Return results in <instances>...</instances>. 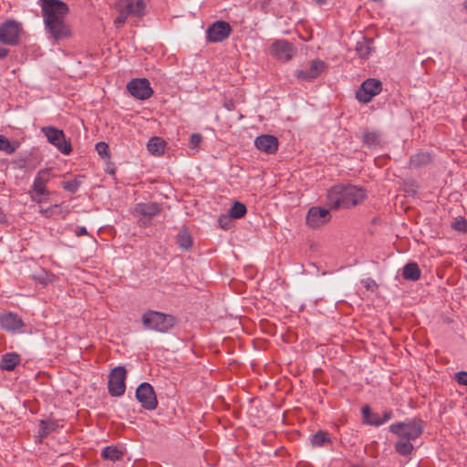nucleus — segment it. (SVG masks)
<instances>
[{
    "mask_svg": "<svg viewBox=\"0 0 467 467\" xmlns=\"http://www.w3.org/2000/svg\"><path fill=\"white\" fill-rule=\"evenodd\" d=\"M366 200V190L352 184L335 185L327 192V204H358Z\"/></svg>",
    "mask_w": 467,
    "mask_h": 467,
    "instance_id": "f257e3e1",
    "label": "nucleus"
},
{
    "mask_svg": "<svg viewBox=\"0 0 467 467\" xmlns=\"http://www.w3.org/2000/svg\"><path fill=\"white\" fill-rule=\"evenodd\" d=\"M141 322L143 327L147 330L165 333L174 327L176 318L171 315L149 310L141 316Z\"/></svg>",
    "mask_w": 467,
    "mask_h": 467,
    "instance_id": "f03ea898",
    "label": "nucleus"
},
{
    "mask_svg": "<svg viewBox=\"0 0 467 467\" xmlns=\"http://www.w3.org/2000/svg\"><path fill=\"white\" fill-rule=\"evenodd\" d=\"M44 24H50L66 19L68 14V5L60 0H40Z\"/></svg>",
    "mask_w": 467,
    "mask_h": 467,
    "instance_id": "7ed1b4c3",
    "label": "nucleus"
},
{
    "mask_svg": "<svg viewBox=\"0 0 467 467\" xmlns=\"http://www.w3.org/2000/svg\"><path fill=\"white\" fill-rule=\"evenodd\" d=\"M389 431L400 438L415 440L420 436L423 431L422 422L420 420L412 419L403 422H398L389 426Z\"/></svg>",
    "mask_w": 467,
    "mask_h": 467,
    "instance_id": "20e7f679",
    "label": "nucleus"
},
{
    "mask_svg": "<svg viewBox=\"0 0 467 467\" xmlns=\"http://www.w3.org/2000/svg\"><path fill=\"white\" fill-rule=\"evenodd\" d=\"M22 33V24L16 20L8 19L0 25V43L7 46H16Z\"/></svg>",
    "mask_w": 467,
    "mask_h": 467,
    "instance_id": "39448f33",
    "label": "nucleus"
},
{
    "mask_svg": "<svg viewBox=\"0 0 467 467\" xmlns=\"http://www.w3.org/2000/svg\"><path fill=\"white\" fill-rule=\"evenodd\" d=\"M42 132L47 137V141L54 145L63 154H69L71 152V144L65 138V133L62 130L55 127H43Z\"/></svg>",
    "mask_w": 467,
    "mask_h": 467,
    "instance_id": "423d86ee",
    "label": "nucleus"
},
{
    "mask_svg": "<svg viewBox=\"0 0 467 467\" xmlns=\"http://www.w3.org/2000/svg\"><path fill=\"white\" fill-rule=\"evenodd\" d=\"M382 90V83L376 78L366 79L356 91V99L364 104L372 100Z\"/></svg>",
    "mask_w": 467,
    "mask_h": 467,
    "instance_id": "0eeeda50",
    "label": "nucleus"
},
{
    "mask_svg": "<svg viewBox=\"0 0 467 467\" xmlns=\"http://www.w3.org/2000/svg\"><path fill=\"white\" fill-rule=\"evenodd\" d=\"M232 31L233 29L229 23L219 20L209 26L206 30V37L211 43H218L228 38Z\"/></svg>",
    "mask_w": 467,
    "mask_h": 467,
    "instance_id": "6e6552de",
    "label": "nucleus"
},
{
    "mask_svg": "<svg viewBox=\"0 0 467 467\" xmlns=\"http://www.w3.org/2000/svg\"><path fill=\"white\" fill-rule=\"evenodd\" d=\"M126 369L123 367H116L109 377V391L112 396L119 397L124 394L126 385Z\"/></svg>",
    "mask_w": 467,
    "mask_h": 467,
    "instance_id": "1a4fd4ad",
    "label": "nucleus"
},
{
    "mask_svg": "<svg viewBox=\"0 0 467 467\" xmlns=\"http://www.w3.org/2000/svg\"><path fill=\"white\" fill-rule=\"evenodd\" d=\"M127 89L132 97L140 100H145L153 94L150 81L147 78L130 80L127 85Z\"/></svg>",
    "mask_w": 467,
    "mask_h": 467,
    "instance_id": "9d476101",
    "label": "nucleus"
},
{
    "mask_svg": "<svg viewBox=\"0 0 467 467\" xmlns=\"http://www.w3.org/2000/svg\"><path fill=\"white\" fill-rule=\"evenodd\" d=\"M47 33L56 41H65L72 36L71 26L66 23L65 19L52 22L45 25Z\"/></svg>",
    "mask_w": 467,
    "mask_h": 467,
    "instance_id": "9b49d317",
    "label": "nucleus"
},
{
    "mask_svg": "<svg viewBox=\"0 0 467 467\" xmlns=\"http://www.w3.org/2000/svg\"><path fill=\"white\" fill-rule=\"evenodd\" d=\"M330 218V211L327 206H311L306 214V224L311 228H317L327 223Z\"/></svg>",
    "mask_w": 467,
    "mask_h": 467,
    "instance_id": "f8f14e48",
    "label": "nucleus"
},
{
    "mask_svg": "<svg viewBox=\"0 0 467 467\" xmlns=\"http://www.w3.org/2000/svg\"><path fill=\"white\" fill-rule=\"evenodd\" d=\"M136 398L147 410H154L158 401L153 388L149 383H141L136 390Z\"/></svg>",
    "mask_w": 467,
    "mask_h": 467,
    "instance_id": "ddd939ff",
    "label": "nucleus"
},
{
    "mask_svg": "<svg viewBox=\"0 0 467 467\" xmlns=\"http://www.w3.org/2000/svg\"><path fill=\"white\" fill-rule=\"evenodd\" d=\"M271 55L282 61L290 60L295 55V48L287 40H276L271 45Z\"/></svg>",
    "mask_w": 467,
    "mask_h": 467,
    "instance_id": "4468645a",
    "label": "nucleus"
},
{
    "mask_svg": "<svg viewBox=\"0 0 467 467\" xmlns=\"http://www.w3.org/2000/svg\"><path fill=\"white\" fill-rule=\"evenodd\" d=\"M255 147L267 154H274L278 150V140L275 136L264 134L258 136L254 140Z\"/></svg>",
    "mask_w": 467,
    "mask_h": 467,
    "instance_id": "2eb2a0df",
    "label": "nucleus"
},
{
    "mask_svg": "<svg viewBox=\"0 0 467 467\" xmlns=\"http://www.w3.org/2000/svg\"><path fill=\"white\" fill-rule=\"evenodd\" d=\"M325 63L322 60H313L306 69L298 70L296 78L303 81H311L317 78L324 70Z\"/></svg>",
    "mask_w": 467,
    "mask_h": 467,
    "instance_id": "dca6fc26",
    "label": "nucleus"
},
{
    "mask_svg": "<svg viewBox=\"0 0 467 467\" xmlns=\"http://www.w3.org/2000/svg\"><path fill=\"white\" fill-rule=\"evenodd\" d=\"M119 6L129 16H142L147 4L145 0H124Z\"/></svg>",
    "mask_w": 467,
    "mask_h": 467,
    "instance_id": "f3484780",
    "label": "nucleus"
},
{
    "mask_svg": "<svg viewBox=\"0 0 467 467\" xmlns=\"http://www.w3.org/2000/svg\"><path fill=\"white\" fill-rule=\"evenodd\" d=\"M0 319L2 328L9 332H20L24 327L22 319L12 312L2 315Z\"/></svg>",
    "mask_w": 467,
    "mask_h": 467,
    "instance_id": "a211bd4d",
    "label": "nucleus"
},
{
    "mask_svg": "<svg viewBox=\"0 0 467 467\" xmlns=\"http://www.w3.org/2000/svg\"><path fill=\"white\" fill-rule=\"evenodd\" d=\"M135 213L140 217V222L146 224L150 218L160 213V210L158 206H138Z\"/></svg>",
    "mask_w": 467,
    "mask_h": 467,
    "instance_id": "6ab92c4d",
    "label": "nucleus"
},
{
    "mask_svg": "<svg viewBox=\"0 0 467 467\" xmlns=\"http://www.w3.org/2000/svg\"><path fill=\"white\" fill-rule=\"evenodd\" d=\"M85 179L84 175H76L73 178L68 180H64L61 182V186L64 190L70 193H75L78 188L81 186Z\"/></svg>",
    "mask_w": 467,
    "mask_h": 467,
    "instance_id": "aec40b11",
    "label": "nucleus"
},
{
    "mask_svg": "<svg viewBox=\"0 0 467 467\" xmlns=\"http://www.w3.org/2000/svg\"><path fill=\"white\" fill-rule=\"evenodd\" d=\"M124 452L117 447L108 446L105 447L101 451V457L110 462H118L123 459Z\"/></svg>",
    "mask_w": 467,
    "mask_h": 467,
    "instance_id": "412c9836",
    "label": "nucleus"
},
{
    "mask_svg": "<svg viewBox=\"0 0 467 467\" xmlns=\"http://www.w3.org/2000/svg\"><path fill=\"white\" fill-rule=\"evenodd\" d=\"M402 276L406 280L416 281L420 277V270L416 263H409L403 267Z\"/></svg>",
    "mask_w": 467,
    "mask_h": 467,
    "instance_id": "4be33fe9",
    "label": "nucleus"
},
{
    "mask_svg": "<svg viewBox=\"0 0 467 467\" xmlns=\"http://www.w3.org/2000/svg\"><path fill=\"white\" fill-rule=\"evenodd\" d=\"M147 148L153 155L160 156L164 152L165 142L159 137H153L149 140Z\"/></svg>",
    "mask_w": 467,
    "mask_h": 467,
    "instance_id": "5701e85b",
    "label": "nucleus"
},
{
    "mask_svg": "<svg viewBox=\"0 0 467 467\" xmlns=\"http://www.w3.org/2000/svg\"><path fill=\"white\" fill-rule=\"evenodd\" d=\"M48 195V192L46 189V185L38 184L34 182L31 196L34 202H42L47 200V196Z\"/></svg>",
    "mask_w": 467,
    "mask_h": 467,
    "instance_id": "b1692460",
    "label": "nucleus"
},
{
    "mask_svg": "<svg viewBox=\"0 0 467 467\" xmlns=\"http://www.w3.org/2000/svg\"><path fill=\"white\" fill-rule=\"evenodd\" d=\"M362 414L364 417V420L367 424L374 426H380L383 424V420H381V416L378 413L371 412L368 406H364L362 408Z\"/></svg>",
    "mask_w": 467,
    "mask_h": 467,
    "instance_id": "393cba45",
    "label": "nucleus"
},
{
    "mask_svg": "<svg viewBox=\"0 0 467 467\" xmlns=\"http://www.w3.org/2000/svg\"><path fill=\"white\" fill-rule=\"evenodd\" d=\"M431 155L429 152H419L410 157V165L419 168L431 162Z\"/></svg>",
    "mask_w": 467,
    "mask_h": 467,
    "instance_id": "a878e982",
    "label": "nucleus"
},
{
    "mask_svg": "<svg viewBox=\"0 0 467 467\" xmlns=\"http://www.w3.org/2000/svg\"><path fill=\"white\" fill-rule=\"evenodd\" d=\"M372 40L369 38H363L356 45V51L361 58H367L372 52Z\"/></svg>",
    "mask_w": 467,
    "mask_h": 467,
    "instance_id": "bb28decb",
    "label": "nucleus"
},
{
    "mask_svg": "<svg viewBox=\"0 0 467 467\" xmlns=\"http://www.w3.org/2000/svg\"><path fill=\"white\" fill-rule=\"evenodd\" d=\"M19 356L16 353H7L3 356L1 360V368L6 370H13L19 363Z\"/></svg>",
    "mask_w": 467,
    "mask_h": 467,
    "instance_id": "cd10ccee",
    "label": "nucleus"
},
{
    "mask_svg": "<svg viewBox=\"0 0 467 467\" xmlns=\"http://www.w3.org/2000/svg\"><path fill=\"white\" fill-rule=\"evenodd\" d=\"M410 441L411 440H406L405 438H400L395 444L396 451L402 456L410 455L413 451V445Z\"/></svg>",
    "mask_w": 467,
    "mask_h": 467,
    "instance_id": "c85d7f7f",
    "label": "nucleus"
},
{
    "mask_svg": "<svg viewBox=\"0 0 467 467\" xmlns=\"http://www.w3.org/2000/svg\"><path fill=\"white\" fill-rule=\"evenodd\" d=\"M177 244L183 250L190 249L192 244L191 234L186 230H182L177 235Z\"/></svg>",
    "mask_w": 467,
    "mask_h": 467,
    "instance_id": "c756f323",
    "label": "nucleus"
},
{
    "mask_svg": "<svg viewBox=\"0 0 467 467\" xmlns=\"http://www.w3.org/2000/svg\"><path fill=\"white\" fill-rule=\"evenodd\" d=\"M363 143L369 148L377 147L380 144V134L377 131L366 132L363 135Z\"/></svg>",
    "mask_w": 467,
    "mask_h": 467,
    "instance_id": "7c9ffc66",
    "label": "nucleus"
},
{
    "mask_svg": "<svg viewBox=\"0 0 467 467\" xmlns=\"http://www.w3.org/2000/svg\"><path fill=\"white\" fill-rule=\"evenodd\" d=\"M419 186L412 179H408L404 182L403 190L409 196H414L418 192Z\"/></svg>",
    "mask_w": 467,
    "mask_h": 467,
    "instance_id": "2f4dec72",
    "label": "nucleus"
},
{
    "mask_svg": "<svg viewBox=\"0 0 467 467\" xmlns=\"http://www.w3.org/2000/svg\"><path fill=\"white\" fill-rule=\"evenodd\" d=\"M330 439L327 432L318 431L312 438L314 446H323L326 442H329Z\"/></svg>",
    "mask_w": 467,
    "mask_h": 467,
    "instance_id": "473e14b6",
    "label": "nucleus"
},
{
    "mask_svg": "<svg viewBox=\"0 0 467 467\" xmlns=\"http://www.w3.org/2000/svg\"><path fill=\"white\" fill-rule=\"evenodd\" d=\"M16 150V146L12 144L6 137L0 135V150H3L7 154H12Z\"/></svg>",
    "mask_w": 467,
    "mask_h": 467,
    "instance_id": "72a5a7b5",
    "label": "nucleus"
},
{
    "mask_svg": "<svg viewBox=\"0 0 467 467\" xmlns=\"http://www.w3.org/2000/svg\"><path fill=\"white\" fill-rule=\"evenodd\" d=\"M50 178H51V169H43L38 171L34 182L38 184L46 185Z\"/></svg>",
    "mask_w": 467,
    "mask_h": 467,
    "instance_id": "f704fd0d",
    "label": "nucleus"
},
{
    "mask_svg": "<svg viewBox=\"0 0 467 467\" xmlns=\"http://www.w3.org/2000/svg\"><path fill=\"white\" fill-rule=\"evenodd\" d=\"M451 227L456 231L467 233V220L462 217L457 218L452 222Z\"/></svg>",
    "mask_w": 467,
    "mask_h": 467,
    "instance_id": "c9c22d12",
    "label": "nucleus"
},
{
    "mask_svg": "<svg viewBox=\"0 0 467 467\" xmlns=\"http://www.w3.org/2000/svg\"><path fill=\"white\" fill-rule=\"evenodd\" d=\"M246 212V206H232L229 213L233 219H239L242 218Z\"/></svg>",
    "mask_w": 467,
    "mask_h": 467,
    "instance_id": "e433bc0d",
    "label": "nucleus"
},
{
    "mask_svg": "<svg viewBox=\"0 0 467 467\" xmlns=\"http://www.w3.org/2000/svg\"><path fill=\"white\" fill-rule=\"evenodd\" d=\"M232 219H233V217H231L230 213H229V215H226V214L221 215L218 219L220 227L223 229H225V230L229 229L232 224Z\"/></svg>",
    "mask_w": 467,
    "mask_h": 467,
    "instance_id": "4c0bfd02",
    "label": "nucleus"
},
{
    "mask_svg": "<svg viewBox=\"0 0 467 467\" xmlns=\"http://www.w3.org/2000/svg\"><path fill=\"white\" fill-rule=\"evenodd\" d=\"M119 15L114 20V25L118 28L122 26L126 23L127 18L129 17V16L121 9L120 6L119 8Z\"/></svg>",
    "mask_w": 467,
    "mask_h": 467,
    "instance_id": "58836bf2",
    "label": "nucleus"
},
{
    "mask_svg": "<svg viewBox=\"0 0 467 467\" xmlns=\"http://www.w3.org/2000/svg\"><path fill=\"white\" fill-rule=\"evenodd\" d=\"M202 137L199 133H193L190 137V147L196 148L202 141Z\"/></svg>",
    "mask_w": 467,
    "mask_h": 467,
    "instance_id": "ea45409f",
    "label": "nucleus"
},
{
    "mask_svg": "<svg viewBox=\"0 0 467 467\" xmlns=\"http://www.w3.org/2000/svg\"><path fill=\"white\" fill-rule=\"evenodd\" d=\"M362 285L367 290L373 291L377 287L376 282L372 278H365L361 281Z\"/></svg>",
    "mask_w": 467,
    "mask_h": 467,
    "instance_id": "a19ab883",
    "label": "nucleus"
},
{
    "mask_svg": "<svg viewBox=\"0 0 467 467\" xmlns=\"http://www.w3.org/2000/svg\"><path fill=\"white\" fill-rule=\"evenodd\" d=\"M455 379L459 384L467 386V372L466 371H460V372L456 373Z\"/></svg>",
    "mask_w": 467,
    "mask_h": 467,
    "instance_id": "79ce46f5",
    "label": "nucleus"
},
{
    "mask_svg": "<svg viewBox=\"0 0 467 467\" xmlns=\"http://www.w3.org/2000/svg\"><path fill=\"white\" fill-rule=\"evenodd\" d=\"M108 145L105 142H99L96 144V150L98 153L101 156L107 155L108 153Z\"/></svg>",
    "mask_w": 467,
    "mask_h": 467,
    "instance_id": "37998d69",
    "label": "nucleus"
},
{
    "mask_svg": "<svg viewBox=\"0 0 467 467\" xmlns=\"http://www.w3.org/2000/svg\"><path fill=\"white\" fill-rule=\"evenodd\" d=\"M393 414L391 410H385L383 413V416H381V420H383V423L388 421L392 418Z\"/></svg>",
    "mask_w": 467,
    "mask_h": 467,
    "instance_id": "c03bdc74",
    "label": "nucleus"
},
{
    "mask_svg": "<svg viewBox=\"0 0 467 467\" xmlns=\"http://www.w3.org/2000/svg\"><path fill=\"white\" fill-rule=\"evenodd\" d=\"M77 236H82L88 234L87 229L84 226L78 227L75 231Z\"/></svg>",
    "mask_w": 467,
    "mask_h": 467,
    "instance_id": "a18cd8bd",
    "label": "nucleus"
},
{
    "mask_svg": "<svg viewBox=\"0 0 467 467\" xmlns=\"http://www.w3.org/2000/svg\"><path fill=\"white\" fill-rule=\"evenodd\" d=\"M9 53V49L5 47H0V59H3L7 57Z\"/></svg>",
    "mask_w": 467,
    "mask_h": 467,
    "instance_id": "49530a36",
    "label": "nucleus"
},
{
    "mask_svg": "<svg viewBox=\"0 0 467 467\" xmlns=\"http://www.w3.org/2000/svg\"><path fill=\"white\" fill-rule=\"evenodd\" d=\"M315 2L318 5H325L327 3V0H315Z\"/></svg>",
    "mask_w": 467,
    "mask_h": 467,
    "instance_id": "de8ad7c7",
    "label": "nucleus"
},
{
    "mask_svg": "<svg viewBox=\"0 0 467 467\" xmlns=\"http://www.w3.org/2000/svg\"><path fill=\"white\" fill-rule=\"evenodd\" d=\"M48 208L47 210H41L40 213H44L46 216H48Z\"/></svg>",
    "mask_w": 467,
    "mask_h": 467,
    "instance_id": "09e8293b",
    "label": "nucleus"
},
{
    "mask_svg": "<svg viewBox=\"0 0 467 467\" xmlns=\"http://www.w3.org/2000/svg\"><path fill=\"white\" fill-rule=\"evenodd\" d=\"M232 204L238 205V204H243V203L239 201H234Z\"/></svg>",
    "mask_w": 467,
    "mask_h": 467,
    "instance_id": "8fccbe9b",
    "label": "nucleus"
},
{
    "mask_svg": "<svg viewBox=\"0 0 467 467\" xmlns=\"http://www.w3.org/2000/svg\"><path fill=\"white\" fill-rule=\"evenodd\" d=\"M50 281H51V279H50V278H47L46 280H43L42 282L48 283V282H50Z\"/></svg>",
    "mask_w": 467,
    "mask_h": 467,
    "instance_id": "3c124183",
    "label": "nucleus"
},
{
    "mask_svg": "<svg viewBox=\"0 0 467 467\" xmlns=\"http://www.w3.org/2000/svg\"><path fill=\"white\" fill-rule=\"evenodd\" d=\"M465 8L467 9V0L465 1Z\"/></svg>",
    "mask_w": 467,
    "mask_h": 467,
    "instance_id": "603ef678",
    "label": "nucleus"
}]
</instances>
